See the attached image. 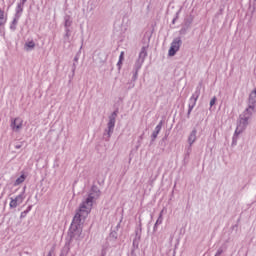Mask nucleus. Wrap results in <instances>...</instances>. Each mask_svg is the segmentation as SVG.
Wrapping results in <instances>:
<instances>
[{"mask_svg": "<svg viewBox=\"0 0 256 256\" xmlns=\"http://www.w3.org/2000/svg\"><path fill=\"white\" fill-rule=\"evenodd\" d=\"M121 63H123V61L119 60V61H118V64H117L118 67H119V69H121Z\"/></svg>", "mask_w": 256, "mask_h": 256, "instance_id": "28", "label": "nucleus"}, {"mask_svg": "<svg viewBox=\"0 0 256 256\" xmlns=\"http://www.w3.org/2000/svg\"><path fill=\"white\" fill-rule=\"evenodd\" d=\"M196 141H197V129L194 128L188 136L189 147H188L187 155L191 153V147L193 146V143H195Z\"/></svg>", "mask_w": 256, "mask_h": 256, "instance_id": "10", "label": "nucleus"}, {"mask_svg": "<svg viewBox=\"0 0 256 256\" xmlns=\"http://www.w3.org/2000/svg\"><path fill=\"white\" fill-rule=\"evenodd\" d=\"M201 94V92L199 90L196 91V93H194L190 100H189V109H188V115H191V112L193 111V109L195 108V105H197V100L199 99V95Z\"/></svg>", "mask_w": 256, "mask_h": 256, "instance_id": "9", "label": "nucleus"}, {"mask_svg": "<svg viewBox=\"0 0 256 256\" xmlns=\"http://www.w3.org/2000/svg\"><path fill=\"white\" fill-rule=\"evenodd\" d=\"M109 256H121V251L120 250L111 251Z\"/></svg>", "mask_w": 256, "mask_h": 256, "instance_id": "19", "label": "nucleus"}, {"mask_svg": "<svg viewBox=\"0 0 256 256\" xmlns=\"http://www.w3.org/2000/svg\"><path fill=\"white\" fill-rule=\"evenodd\" d=\"M252 116L253 112H250L249 110H245L242 114H240L234 137L241 135V133L247 129V125H249V121L251 120Z\"/></svg>", "mask_w": 256, "mask_h": 256, "instance_id": "2", "label": "nucleus"}, {"mask_svg": "<svg viewBox=\"0 0 256 256\" xmlns=\"http://www.w3.org/2000/svg\"><path fill=\"white\" fill-rule=\"evenodd\" d=\"M163 127V122H160L155 130L153 131L152 135H151V139L152 141H155L157 139V135H159V133L161 132V128Z\"/></svg>", "mask_w": 256, "mask_h": 256, "instance_id": "13", "label": "nucleus"}, {"mask_svg": "<svg viewBox=\"0 0 256 256\" xmlns=\"http://www.w3.org/2000/svg\"><path fill=\"white\" fill-rule=\"evenodd\" d=\"M10 204L9 207L10 209H17L23 201H25V192H22L20 195L16 196L15 198H10Z\"/></svg>", "mask_w": 256, "mask_h": 256, "instance_id": "6", "label": "nucleus"}, {"mask_svg": "<svg viewBox=\"0 0 256 256\" xmlns=\"http://www.w3.org/2000/svg\"><path fill=\"white\" fill-rule=\"evenodd\" d=\"M13 25H17V19H14L12 22Z\"/></svg>", "mask_w": 256, "mask_h": 256, "instance_id": "29", "label": "nucleus"}, {"mask_svg": "<svg viewBox=\"0 0 256 256\" xmlns=\"http://www.w3.org/2000/svg\"><path fill=\"white\" fill-rule=\"evenodd\" d=\"M99 197H101V190H99L97 186H92L88 197L80 204V207L73 218L69 229V236L71 239H81L83 223H85V219L89 217L91 209H93V203H95Z\"/></svg>", "mask_w": 256, "mask_h": 256, "instance_id": "1", "label": "nucleus"}, {"mask_svg": "<svg viewBox=\"0 0 256 256\" xmlns=\"http://www.w3.org/2000/svg\"><path fill=\"white\" fill-rule=\"evenodd\" d=\"M35 49V41L33 40H27L24 44V51H33Z\"/></svg>", "mask_w": 256, "mask_h": 256, "instance_id": "12", "label": "nucleus"}, {"mask_svg": "<svg viewBox=\"0 0 256 256\" xmlns=\"http://www.w3.org/2000/svg\"><path fill=\"white\" fill-rule=\"evenodd\" d=\"M21 147H23L22 144H17V145L15 146V149H21Z\"/></svg>", "mask_w": 256, "mask_h": 256, "instance_id": "25", "label": "nucleus"}, {"mask_svg": "<svg viewBox=\"0 0 256 256\" xmlns=\"http://www.w3.org/2000/svg\"><path fill=\"white\" fill-rule=\"evenodd\" d=\"M123 55H124V53H123V52H121V54H120V58H119L120 62H121V61H123Z\"/></svg>", "mask_w": 256, "mask_h": 256, "instance_id": "26", "label": "nucleus"}, {"mask_svg": "<svg viewBox=\"0 0 256 256\" xmlns=\"http://www.w3.org/2000/svg\"><path fill=\"white\" fill-rule=\"evenodd\" d=\"M74 61H75V63H77V61H79V56H78V55H76V56L74 57Z\"/></svg>", "mask_w": 256, "mask_h": 256, "instance_id": "27", "label": "nucleus"}, {"mask_svg": "<svg viewBox=\"0 0 256 256\" xmlns=\"http://www.w3.org/2000/svg\"><path fill=\"white\" fill-rule=\"evenodd\" d=\"M165 211V209H163L161 212H160V215L161 217H163V212Z\"/></svg>", "mask_w": 256, "mask_h": 256, "instance_id": "31", "label": "nucleus"}, {"mask_svg": "<svg viewBox=\"0 0 256 256\" xmlns=\"http://www.w3.org/2000/svg\"><path fill=\"white\" fill-rule=\"evenodd\" d=\"M33 206H28L27 210L23 211L20 215V218L23 219L25 217H27V213H29V211H31Z\"/></svg>", "mask_w": 256, "mask_h": 256, "instance_id": "16", "label": "nucleus"}, {"mask_svg": "<svg viewBox=\"0 0 256 256\" xmlns=\"http://www.w3.org/2000/svg\"><path fill=\"white\" fill-rule=\"evenodd\" d=\"M239 253H242V256H247V249L241 248V250L239 251Z\"/></svg>", "mask_w": 256, "mask_h": 256, "instance_id": "21", "label": "nucleus"}, {"mask_svg": "<svg viewBox=\"0 0 256 256\" xmlns=\"http://www.w3.org/2000/svg\"><path fill=\"white\" fill-rule=\"evenodd\" d=\"M181 45H183V41L181 40V37H176L173 39L170 49L168 51L169 57H175L177 54V51L181 49Z\"/></svg>", "mask_w": 256, "mask_h": 256, "instance_id": "5", "label": "nucleus"}, {"mask_svg": "<svg viewBox=\"0 0 256 256\" xmlns=\"http://www.w3.org/2000/svg\"><path fill=\"white\" fill-rule=\"evenodd\" d=\"M70 36H71V33L69 32V28H66L65 39H69Z\"/></svg>", "mask_w": 256, "mask_h": 256, "instance_id": "22", "label": "nucleus"}, {"mask_svg": "<svg viewBox=\"0 0 256 256\" xmlns=\"http://www.w3.org/2000/svg\"><path fill=\"white\" fill-rule=\"evenodd\" d=\"M147 57V46H143L141 48V51L139 53V57L135 63V77H137V73H139V69L143 66V63H145V59Z\"/></svg>", "mask_w": 256, "mask_h": 256, "instance_id": "4", "label": "nucleus"}, {"mask_svg": "<svg viewBox=\"0 0 256 256\" xmlns=\"http://www.w3.org/2000/svg\"><path fill=\"white\" fill-rule=\"evenodd\" d=\"M107 243L110 247H119V242L117 241V231L110 232L107 238Z\"/></svg>", "mask_w": 256, "mask_h": 256, "instance_id": "11", "label": "nucleus"}, {"mask_svg": "<svg viewBox=\"0 0 256 256\" xmlns=\"http://www.w3.org/2000/svg\"><path fill=\"white\" fill-rule=\"evenodd\" d=\"M223 254V249L219 248L215 256H221Z\"/></svg>", "mask_w": 256, "mask_h": 256, "instance_id": "23", "label": "nucleus"}, {"mask_svg": "<svg viewBox=\"0 0 256 256\" xmlns=\"http://www.w3.org/2000/svg\"><path fill=\"white\" fill-rule=\"evenodd\" d=\"M117 121V111H114L109 116V121L107 123V128L104 131L103 137L105 141H109L111 139V135H113V131H115V123Z\"/></svg>", "mask_w": 256, "mask_h": 256, "instance_id": "3", "label": "nucleus"}, {"mask_svg": "<svg viewBox=\"0 0 256 256\" xmlns=\"http://www.w3.org/2000/svg\"><path fill=\"white\" fill-rule=\"evenodd\" d=\"M77 69V64L76 63H74L73 64V68H72V73L73 74H75V70Z\"/></svg>", "mask_w": 256, "mask_h": 256, "instance_id": "24", "label": "nucleus"}, {"mask_svg": "<svg viewBox=\"0 0 256 256\" xmlns=\"http://www.w3.org/2000/svg\"><path fill=\"white\" fill-rule=\"evenodd\" d=\"M26 177L25 174H22L19 178L16 179L14 185H21L25 181Z\"/></svg>", "mask_w": 256, "mask_h": 256, "instance_id": "15", "label": "nucleus"}, {"mask_svg": "<svg viewBox=\"0 0 256 256\" xmlns=\"http://www.w3.org/2000/svg\"><path fill=\"white\" fill-rule=\"evenodd\" d=\"M25 1H27V0H22L23 3H25Z\"/></svg>", "mask_w": 256, "mask_h": 256, "instance_id": "32", "label": "nucleus"}, {"mask_svg": "<svg viewBox=\"0 0 256 256\" xmlns=\"http://www.w3.org/2000/svg\"><path fill=\"white\" fill-rule=\"evenodd\" d=\"M10 127L14 133H19L23 129V119L19 117L12 119Z\"/></svg>", "mask_w": 256, "mask_h": 256, "instance_id": "7", "label": "nucleus"}, {"mask_svg": "<svg viewBox=\"0 0 256 256\" xmlns=\"http://www.w3.org/2000/svg\"><path fill=\"white\" fill-rule=\"evenodd\" d=\"M10 29H12L13 31H15V25L13 24L12 26H10Z\"/></svg>", "mask_w": 256, "mask_h": 256, "instance_id": "30", "label": "nucleus"}, {"mask_svg": "<svg viewBox=\"0 0 256 256\" xmlns=\"http://www.w3.org/2000/svg\"><path fill=\"white\" fill-rule=\"evenodd\" d=\"M7 23V18H5V12L0 9V27H3Z\"/></svg>", "mask_w": 256, "mask_h": 256, "instance_id": "14", "label": "nucleus"}, {"mask_svg": "<svg viewBox=\"0 0 256 256\" xmlns=\"http://www.w3.org/2000/svg\"><path fill=\"white\" fill-rule=\"evenodd\" d=\"M215 103H217V97H213L210 101V107H213V105H215Z\"/></svg>", "mask_w": 256, "mask_h": 256, "instance_id": "20", "label": "nucleus"}, {"mask_svg": "<svg viewBox=\"0 0 256 256\" xmlns=\"http://www.w3.org/2000/svg\"><path fill=\"white\" fill-rule=\"evenodd\" d=\"M255 105H256V89H254L249 95L248 108L246 109V111H250V113H255Z\"/></svg>", "mask_w": 256, "mask_h": 256, "instance_id": "8", "label": "nucleus"}, {"mask_svg": "<svg viewBox=\"0 0 256 256\" xmlns=\"http://www.w3.org/2000/svg\"><path fill=\"white\" fill-rule=\"evenodd\" d=\"M161 223H163V217H161V214H160L154 225V229H157V225H161Z\"/></svg>", "mask_w": 256, "mask_h": 256, "instance_id": "18", "label": "nucleus"}, {"mask_svg": "<svg viewBox=\"0 0 256 256\" xmlns=\"http://www.w3.org/2000/svg\"><path fill=\"white\" fill-rule=\"evenodd\" d=\"M72 21H71V17L66 16L65 17V27L66 29H69V26L71 25Z\"/></svg>", "mask_w": 256, "mask_h": 256, "instance_id": "17", "label": "nucleus"}]
</instances>
